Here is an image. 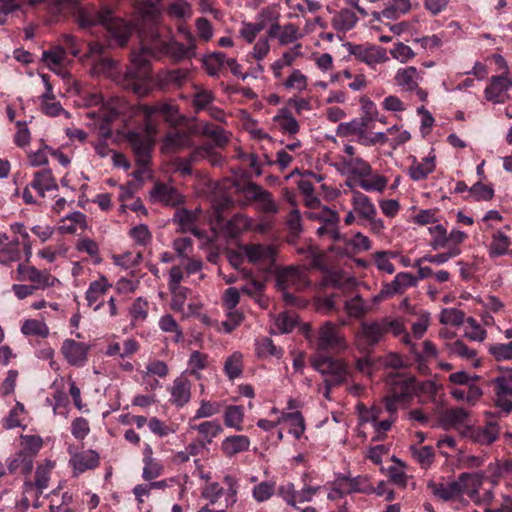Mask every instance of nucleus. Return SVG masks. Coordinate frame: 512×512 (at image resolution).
Wrapping results in <instances>:
<instances>
[{
  "label": "nucleus",
  "mask_w": 512,
  "mask_h": 512,
  "mask_svg": "<svg viewBox=\"0 0 512 512\" xmlns=\"http://www.w3.org/2000/svg\"><path fill=\"white\" fill-rule=\"evenodd\" d=\"M140 49L131 54V63L125 71V79L135 93H142L146 81L150 77V59H160L163 56H170L174 61L190 59L195 55L197 48L194 36L187 32L188 44L180 42H167L161 38L154 29L149 36L139 33Z\"/></svg>",
  "instance_id": "f257e3e1"
},
{
  "label": "nucleus",
  "mask_w": 512,
  "mask_h": 512,
  "mask_svg": "<svg viewBox=\"0 0 512 512\" xmlns=\"http://www.w3.org/2000/svg\"><path fill=\"white\" fill-rule=\"evenodd\" d=\"M77 23L81 29H91L97 25L105 28L111 45L123 47L135 30V27L124 19L113 16L112 10L104 7L100 10L81 9L77 15Z\"/></svg>",
  "instance_id": "f03ea898"
},
{
  "label": "nucleus",
  "mask_w": 512,
  "mask_h": 512,
  "mask_svg": "<svg viewBox=\"0 0 512 512\" xmlns=\"http://www.w3.org/2000/svg\"><path fill=\"white\" fill-rule=\"evenodd\" d=\"M406 380L397 377L391 382V390L387 388V394L383 398L384 410L389 414L387 419L376 421L373 426L377 435L373 441H380L385 438L387 431L391 429L392 424L397 420L398 409L403 406V399L408 397L409 388L406 386Z\"/></svg>",
  "instance_id": "7ed1b4c3"
},
{
  "label": "nucleus",
  "mask_w": 512,
  "mask_h": 512,
  "mask_svg": "<svg viewBox=\"0 0 512 512\" xmlns=\"http://www.w3.org/2000/svg\"><path fill=\"white\" fill-rule=\"evenodd\" d=\"M243 252L229 251L228 260L230 264L238 269L245 261L257 266L263 272H271L276 262V251L274 247L263 244H248L243 247Z\"/></svg>",
  "instance_id": "20e7f679"
},
{
  "label": "nucleus",
  "mask_w": 512,
  "mask_h": 512,
  "mask_svg": "<svg viewBox=\"0 0 512 512\" xmlns=\"http://www.w3.org/2000/svg\"><path fill=\"white\" fill-rule=\"evenodd\" d=\"M403 331L404 326L400 321L384 317L379 320L362 322L359 330V339L367 348L374 347L388 333L399 336Z\"/></svg>",
  "instance_id": "39448f33"
},
{
  "label": "nucleus",
  "mask_w": 512,
  "mask_h": 512,
  "mask_svg": "<svg viewBox=\"0 0 512 512\" xmlns=\"http://www.w3.org/2000/svg\"><path fill=\"white\" fill-rule=\"evenodd\" d=\"M305 338L311 343L315 341L317 354L329 352L342 347L343 339L339 335L338 327L330 321L323 323L317 332H314L309 324H304L301 328Z\"/></svg>",
  "instance_id": "423d86ee"
},
{
  "label": "nucleus",
  "mask_w": 512,
  "mask_h": 512,
  "mask_svg": "<svg viewBox=\"0 0 512 512\" xmlns=\"http://www.w3.org/2000/svg\"><path fill=\"white\" fill-rule=\"evenodd\" d=\"M311 365L316 371L327 376L324 381L327 392L332 387L344 383L348 375L347 365L342 360L323 354H316L311 359Z\"/></svg>",
  "instance_id": "0eeeda50"
},
{
  "label": "nucleus",
  "mask_w": 512,
  "mask_h": 512,
  "mask_svg": "<svg viewBox=\"0 0 512 512\" xmlns=\"http://www.w3.org/2000/svg\"><path fill=\"white\" fill-rule=\"evenodd\" d=\"M478 478L475 474L461 473L458 479L449 483H436L430 481L428 488L432 493L443 501L456 499L474 488Z\"/></svg>",
  "instance_id": "6e6552de"
},
{
  "label": "nucleus",
  "mask_w": 512,
  "mask_h": 512,
  "mask_svg": "<svg viewBox=\"0 0 512 512\" xmlns=\"http://www.w3.org/2000/svg\"><path fill=\"white\" fill-rule=\"evenodd\" d=\"M397 377H401L406 380V386L409 388V396L403 399V405L408 404L414 396H427L429 399H435L438 393V385L431 380H426L422 382H418L416 377L412 374L408 373H390L386 377V386L389 390H391V382L396 380Z\"/></svg>",
  "instance_id": "1a4fd4ad"
},
{
  "label": "nucleus",
  "mask_w": 512,
  "mask_h": 512,
  "mask_svg": "<svg viewBox=\"0 0 512 512\" xmlns=\"http://www.w3.org/2000/svg\"><path fill=\"white\" fill-rule=\"evenodd\" d=\"M302 272L295 267H285L276 269V287L283 293L284 300L287 303H294L296 297L289 292L290 289H298L302 283Z\"/></svg>",
  "instance_id": "9d476101"
},
{
  "label": "nucleus",
  "mask_w": 512,
  "mask_h": 512,
  "mask_svg": "<svg viewBox=\"0 0 512 512\" xmlns=\"http://www.w3.org/2000/svg\"><path fill=\"white\" fill-rule=\"evenodd\" d=\"M149 197L150 201L154 204L159 203L174 208H178L185 202L184 196L177 188L160 181L155 182L149 192Z\"/></svg>",
  "instance_id": "9b49d317"
},
{
  "label": "nucleus",
  "mask_w": 512,
  "mask_h": 512,
  "mask_svg": "<svg viewBox=\"0 0 512 512\" xmlns=\"http://www.w3.org/2000/svg\"><path fill=\"white\" fill-rule=\"evenodd\" d=\"M349 53L371 67L389 59L384 48L370 44H349Z\"/></svg>",
  "instance_id": "f8f14e48"
},
{
  "label": "nucleus",
  "mask_w": 512,
  "mask_h": 512,
  "mask_svg": "<svg viewBox=\"0 0 512 512\" xmlns=\"http://www.w3.org/2000/svg\"><path fill=\"white\" fill-rule=\"evenodd\" d=\"M418 279L409 272L398 273L394 280L382 286L377 299H388L395 294H403L408 288L416 287Z\"/></svg>",
  "instance_id": "ddd939ff"
},
{
  "label": "nucleus",
  "mask_w": 512,
  "mask_h": 512,
  "mask_svg": "<svg viewBox=\"0 0 512 512\" xmlns=\"http://www.w3.org/2000/svg\"><path fill=\"white\" fill-rule=\"evenodd\" d=\"M89 346L83 342L66 339L62 343L61 352L66 361L76 367H83L87 362Z\"/></svg>",
  "instance_id": "4468645a"
},
{
  "label": "nucleus",
  "mask_w": 512,
  "mask_h": 512,
  "mask_svg": "<svg viewBox=\"0 0 512 512\" xmlns=\"http://www.w3.org/2000/svg\"><path fill=\"white\" fill-rule=\"evenodd\" d=\"M110 284L105 276H101L98 280L92 281L86 291L85 298L89 306H94V310L98 311L104 304L103 297L111 289Z\"/></svg>",
  "instance_id": "2eb2a0df"
},
{
  "label": "nucleus",
  "mask_w": 512,
  "mask_h": 512,
  "mask_svg": "<svg viewBox=\"0 0 512 512\" xmlns=\"http://www.w3.org/2000/svg\"><path fill=\"white\" fill-rule=\"evenodd\" d=\"M191 382L181 375L173 381L170 402L178 408L184 407L191 399Z\"/></svg>",
  "instance_id": "dca6fc26"
},
{
  "label": "nucleus",
  "mask_w": 512,
  "mask_h": 512,
  "mask_svg": "<svg viewBox=\"0 0 512 512\" xmlns=\"http://www.w3.org/2000/svg\"><path fill=\"white\" fill-rule=\"evenodd\" d=\"M131 149L135 155L137 165H149L150 162V141L141 134L131 133L129 135Z\"/></svg>",
  "instance_id": "f3484780"
},
{
  "label": "nucleus",
  "mask_w": 512,
  "mask_h": 512,
  "mask_svg": "<svg viewBox=\"0 0 512 512\" xmlns=\"http://www.w3.org/2000/svg\"><path fill=\"white\" fill-rule=\"evenodd\" d=\"M30 187L34 189L41 198L45 197V191L58 189V185L51 169H42L35 172L34 178L30 183Z\"/></svg>",
  "instance_id": "a211bd4d"
},
{
  "label": "nucleus",
  "mask_w": 512,
  "mask_h": 512,
  "mask_svg": "<svg viewBox=\"0 0 512 512\" xmlns=\"http://www.w3.org/2000/svg\"><path fill=\"white\" fill-rule=\"evenodd\" d=\"M353 210L360 218L373 219L377 215L375 205L371 199L360 191H353L352 193Z\"/></svg>",
  "instance_id": "6ab92c4d"
},
{
  "label": "nucleus",
  "mask_w": 512,
  "mask_h": 512,
  "mask_svg": "<svg viewBox=\"0 0 512 512\" xmlns=\"http://www.w3.org/2000/svg\"><path fill=\"white\" fill-rule=\"evenodd\" d=\"M436 167L435 156L423 158L421 162L414 157L411 166L408 169V175L413 181L425 180Z\"/></svg>",
  "instance_id": "aec40b11"
},
{
  "label": "nucleus",
  "mask_w": 512,
  "mask_h": 512,
  "mask_svg": "<svg viewBox=\"0 0 512 512\" xmlns=\"http://www.w3.org/2000/svg\"><path fill=\"white\" fill-rule=\"evenodd\" d=\"M250 439L246 435H232L226 437L221 443V450L227 457L248 451Z\"/></svg>",
  "instance_id": "412c9836"
},
{
  "label": "nucleus",
  "mask_w": 512,
  "mask_h": 512,
  "mask_svg": "<svg viewBox=\"0 0 512 512\" xmlns=\"http://www.w3.org/2000/svg\"><path fill=\"white\" fill-rule=\"evenodd\" d=\"M512 86V81L506 75H499L492 78L485 89V97L494 103L500 102L505 91Z\"/></svg>",
  "instance_id": "4be33fe9"
},
{
  "label": "nucleus",
  "mask_w": 512,
  "mask_h": 512,
  "mask_svg": "<svg viewBox=\"0 0 512 512\" xmlns=\"http://www.w3.org/2000/svg\"><path fill=\"white\" fill-rule=\"evenodd\" d=\"M76 472L83 473L86 470L95 469L99 466L100 457L94 450H86L74 455L71 459Z\"/></svg>",
  "instance_id": "5701e85b"
},
{
  "label": "nucleus",
  "mask_w": 512,
  "mask_h": 512,
  "mask_svg": "<svg viewBox=\"0 0 512 512\" xmlns=\"http://www.w3.org/2000/svg\"><path fill=\"white\" fill-rule=\"evenodd\" d=\"M499 435V427L496 423L489 422L484 427H477L470 432L473 442L481 445H491Z\"/></svg>",
  "instance_id": "b1692460"
},
{
  "label": "nucleus",
  "mask_w": 512,
  "mask_h": 512,
  "mask_svg": "<svg viewBox=\"0 0 512 512\" xmlns=\"http://www.w3.org/2000/svg\"><path fill=\"white\" fill-rule=\"evenodd\" d=\"M194 421L189 420V427L191 430H196L201 435L200 440H204L206 444H211L212 439L217 437L223 432L221 424L216 421H204L200 424H193Z\"/></svg>",
  "instance_id": "393cba45"
},
{
  "label": "nucleus",
  "mask_w": 512,
  "mask_h": 512,
  "mask_svg": "<svg viewBox=\"0 0 512 512\" xmlns=\"http://www.w3.org/2000/svg\"><path fill=\"white\" fill-rule=\"evenodd\" d=\"M358 22L356 14L349 9H342L332 18V26L338 32L346 33L352 30Z\"/></svg>",
  "instance_id": "a878e982"
},
{
  "label": "nucleus",
  "mask_w": 512,
  "mask_h": 512,
  "mask_svg": "<svg viewBox=\"0 0 512 512\" xmlns=\"http://www.w3.org/2000/svg\"><path fill=\"white\" fill-rule=\"evenodd\" d=\"M419 73L413 66L399 69L395 75L397 84L407 91L417 89Z\"/></svg>",
  "instance_id": "bb28decb"
},
{
  "label": "nucleus",
  "mask_w": 512,
  "mask_h": 512,
  "mask_svg": "<svg viewBox=\"0 0 512 512\" xmlns=\"http://www.w3.org/2000/svg\"><path fill=\"white\" fill-rule=\"evenodd\" d=\"M118 117L115 109L101 110L97 114L98 122L96 123L98 134L103 139H109L112 135L111 123Z\"/></svg>",
  "instance_id": "cd10ccee"
},
{
  "label": "nucleus",
  "mask_w": 512,
  "mask_h": 512,
  "mask_svg": "<svg viewBox=\"0 0 512 512\" xmlns=\"http://www.w3.org/2000/svg\"><path fill=\"white\" fill-rule=\"evenodd\" d=\"M203 66L209 76H218L222 67L226 63V54L224 52H211L203 56Z\"/></svg>",
  "instance_id": "c85d7f7f"
},
{
  "label": "nucleus",
  "mask_w": 512,
  "mask_h": 512,
  "mask_svg": "<svg viewBox=\"0 0 512 512\" xmlns=\"http://www.w3.org/2000/svg\"><path fill=\"white\" fill-rule=\"evenodd\" d=\"M510 244V238L506 234L501 231L494 232L489 245L490 256L499 257L507 254Z\"/></svg>",
  "instance_id": "c756f323"
},
{
  "label": "nucleus",
  "mask_w": 512,
  "mask_h": 512,
  "mask_svg": "<svg viewBox=\"0 0 512 512\" xmlns=\"http://www.w3.org/2000/svg\"><path fill=\"white\" fill-rule=\"evenodd\" d=\"M255 350L259 358H266L269 356L280 358L283 355L282 348L277 347L269 337H261L257 339L255 343Z\"/></svg>",
  "instance_id": "7c9ffc66"
},
{
  "label": "nucleus",
  "mask_w": 512,
  "mask_h": 512,
  "mask_svg": "<svg viewBox=\"0 0 512 512\" xmlns=\"http://www.w3.org/2000/svg\"><path fill=\"white\" fill-rule=\"evenodd\" d=\"M244 408L243 406L230 405L224 412V424L227 427L234 428L237 431L243 430Z\"/></svg>",
  "instance_id": "2f4dec72"
},
{
  "label": "nucleus",
  "mask_w": 512,
  "mask_h": 512,
  "mask_svg": "<svg viewBox=\"0 0 512 512\" xmlns=\"http://www.w3.org/2000/svg\"><path fill=\"white\" fill-rule=\"evenodd\" d=\"M19 239L6 241L0 248V264L10 265L20 259Z\"/></svg>",
  "instance_id": "473e14b6"
},
{
  "label": "nucleus",
  "mask_w": 512,
  "mask_h": 512,
  "mask_svg": "<svg viewBox=\"0 0 512 512\" xmlns=\"http://www.w3.org/2000/svg\"><path fill=\"white\" fill-rule=\"evenodd\" d=\"M224 373L230 379L234 380L242 375L243 356L240 352L231 354L224 363Z\"/></svg>",
  "instance_id": "72a5a7b5"
},
{
  "label": "nucleus",
  "mask_w": 512,
  "mask_h": 512,
  "mask_svg": "<svg viewBox=\"0 0 512 512\" xmlns=\"http://www.w3.org/2000/svg\"><path fill=\"white\" fill-rule=\"evenodd\" d=\"M281 420L290 423L289 433L293 434L297 440L302 437L306 427L305 420L301 412L295 411L284 413Z\"/></svg>",
  "instance_id": "f704fd0d"
},
{
  "label": "nucleus",
  "mask_w": 512,
  "mask_h": 512,
  "mask_svg": "<svg viewBox=\"0 0 512 512\" xmlns=\"http://www.w3.org/2000/svg\"><path fill=\"white\" fill-rule=\"evenodd\" d=\"M494 196V190L492 186L485 185L481 181L473 184L469 190L465 200L468 201H488Z\"/></svg>",
  "instance_id": "c9c22d12"
},
{
  "label": "nucleus",
  "mask_w": 512,
  "mask_h": 512,
  "mask_svg": "<svg viewBox=\"0 0 512 512\" xmlns=\"http://www.w3.org/2000/svg\"><path fill=\"white\" fill-rule=\"evenodd\" d=\"M20 438V451L33 460L43 446L42 438L39 435H21Z\"/></svg>",
  "instance_id": "e433bc0d"
},
{
  "label": "nucleus",
  "mask_w": 512,
  "mask_h": 512,
  "mask_svg": "<svg viewBox=\"0 0 512 512\" xmlns=\"http://www.w3.org/2000/svg\"><path fill=\"white\" fill-rule=\"evenodd\" d=\"M209 356L200 351H193L188 360L187 372L194 376L196 379L201 378L200 370H204L208 367Z\"/></svg>",
  "instance_id": "4c0bfd02"
},
{
  "label": "nucleus",
  "mask_w": 512,
  "mask_h": 512,
  "mask_svg": "<svg viewBox=\"0 0 512 512\" xmlns=\"http://www.w3.org/2000/svg\"><path fill=\"white\" fill-rule=\"evenodd\" d=\"M189 71L187 69H174L167 71L162 79L163 85L168 88H180L188 80Z\"/></svg>",
  "instance_id": "58836bf2"
},
{
  "label": "nucleus",
  "mask_w": 512,
  "mask_h": 512,
  "mask_svg": "<svg viewBox=\"0 0 512 512\" xmlns=\"http://www.w3.org/2000/svg\"><path fill=\"white\" fill-rule=\"evenodd\" d=\"M33 469V460L19 451L8 464L11 473L20 472L23 475L29 474Z\"/></svg>",
  "instance_id": "ea45409f"
},
{
  "label": "nucleus",
  "mask_w": 512,
  "mask_h": 512,
  "mask_svg": "<svg viewBox=\"0 0 512 512\" xmlns=\"http://www.w3.org/2000/svg\"><path fill=\"white\" fill-rule=\"evenodd\" d=\"M467 418V411L457 407L446 410L441 417V422L447 428L464 424Z\"/></svg>",
  "instance_id": "a19ab883"
},
{
  "label": "nucleus",
  "mask_w": 512,
  "mask_h": 512,
  "mask_svg": "<svg viewBox=\"0 0 512 512\" xmlns=\"http://www.w3.org/2000/svg\"><path fill=\"white\" fill-rule=\"evenodd\" d=\"M343 163L352 174L359 177H368L372 174L371 165L361 157L348 159L344 158Z\"/></svg>",
  "instance_id": "79ce46f5"
},
{
  "label": "nucleus",
  "mask_w": 512,
  "mask_h": 512,
  "mask_svg": "<svg viewBox=\"0 0 512 512\" xmlns=\"http://www.w3.org/2000/svg\"><path fill=\"white\" fill-rule=\"evenodd\" d=\"M174 222H177L183 231H194V224L197 220V215L186 208H178L173 217Z\"/></svg>",
  "instance_id": "37998d69"
},
{
  "label": "nucleus",
  "mask_w": 512,
  "mask_h": 512,
  "mask_svg": "<svg viewBox=\"0 0 512 512\" xmlns=\"http://www.w3.org/2000/svg\"><path fill=\"white\" fill-rule=\"evenodd\" d=\"M221 410V402L202 399L200 401V407L197 409L195 415L191 418V421L212 417L216 414H219Z\"/></svg>",
  "instance_id": "c03bdc74"
},
{
  "label": "nucleus",
  "mask_w": 512,
  "mask_h": 512,
  "mask_svg": "<svg viewBox=\"0 0 512 512\" xmlns=\"http://www.w3.org/2000/svg\"><path fill=\"white\" fill-rule=\"evenodd\" d=\"M461 253L459 247H450V250L444 253H439L435 255L427 254L419 259H417L414 263V266H420V264L424 262H429L433 264H443L446 263L449 259L458 256Z\"/></svg>",
  "instance_id": "a18cd8bd"
},
{
  "label": "nucleus",
  "mask_w": 512,
  "mask_h": 512,
  "mask_svg": "<svg viewBox=\"0 0 512 512\" xmlns=\"http://www.w3.org/2000/svg\"><path fill=\"white\" fill-rule=\"evenodd\" d=\"M487 349L488 353L497 362L512 360V341L489 344Z\"/></svg>",
  "instance_id": "49530a36"
},
{
  "label": "nucleus",
  "mask_w": 512,
  "mask_h": 512,
  "mask_svg": "<svg viewBox=\"0 0 512 512\" xmlns=\"http://www.w3.org/2000/svg\"><path fill=\"white\" fill-rule=\"evenodd\" d=\"M203 135L212 139L218 147H224L229 142V138L225 130L212 123L204 125Z\"/></svg>",
  "instance_id": "de8ad7c7"
},
{
  "label": "nucleus",
  "mask_w": 512,
  "mask_h": 512,
  "mask_svg": "<svg viewBox=\"0 0 512 512\" xmlns=\"http://www.w3.org/2000/svg\"><path fill=\"white\" fill-rule=\"evenodd\" d=\"M21 331L26 336H39L42 338L47 337L49 334L47 325L36 319L26 320L21 327Z\"/></svg>",
  "instance_id": "09e8293b"
},
{
  "label": "nucleus",
  "mask_w": 512,
  "mask_h": 512,
  "mask_svg": "<svg viewBox=\"0 0 512 512\" xmlns=\"http://www.w3.org/2000/svg\"><path fill=\"white\" fill-rule=\"evenodd\" d=\"M429 232L432 236L430 246L433 250L445 249L448 247V234L446 228L441 225L429 227Z\"/></svg>",
  "instance_id": "8fccbe9b"
},
{
  "label": "nucleus",
  "mask_w": 512,
  "mask_h": 512,
  "mask_svg": "<svg viewBox=\"0 0 512 512\" xmlns=\"http://www.w3.org/2000/svg\"><path fill=\"white\" fill-rule=\"evenodd\" d=\"M215 97L214 94L206 89H200L193 95L192 105L196 113L201 110H207L212 106Z\"/></svg>",
  "instance_id": "3c124183"
},
{
  "label": "nucleus",
  "mask_w": 512,
  "mask_h": 512,
  "mask_svg": "<svg viewBox=\"0 0 512 512\" xmlns=\"http://www.w3.org/2000/svg\"><path fill=\"white\" fill-rule=\"evenodd\" d=\"M275 482L263 481L253 487L252 495L257 502H264L270 499L275 493Z\"/></svg>",
  "instance_id": "603ef678"
},
{
  "label": "nucleus",
  "mask_w": 512,
  "mask_h": 512,
  "mask_svg": "<svg viewBox=\"0 0 512 512\" xmlns=\"http://www.w3.org/2000/svg\"><path fill=\"white\" fill-rule=\"evenodd\" d=\"M148 309L149 304L146 300L142 299L141 297L137 298L131 308H130V315L132 318V324L136 325L139 322H143L146 320L148 316Z\"/></svg>",
  "instance_id": "864d4df0"
},
{
  "label": "nucleus",
  "mask_w": 512,
  "mask_h": 512,
  "mask_svg": "<svg viewBox=\"0 0 512 512\" xmlns=\"http://www.w3.org/2000/svg\"><path fill=\"white\" fill-rule=\"evenodd\" d=\"M283 86L288 90L293 89L301 92L307 88V77L299 69H294L283 82Z\"/></svg>",
  "instance_id": "5fc2aeb1"
},
{
  "label": "nucleus",
  "mask_w": 512,
  "mask_h": 512,
  "mask_svg": "<svg viewBox=\"0 0 512 512\" xmlns=\"http://www.w3.org/2000/svg\"><path fill=\"white\" fill-rule=\"evenodd\" d=\"M449 354L456 355L463 359H474L477 355L476 350L469 348L463 341L456 340L447 344Z\"/></svg>",
  "instance_id": "6e6d98bb"
},
{
  "label": "nucleus",
  "mask_w": 512,
  "mask_h": 512,
  "mask_svg": "<svg viewBox=\"0 0 512 512\" xmlns=\"http://www.w3.org/2000/svg\"><path fill=\"white\" fill-rule=\"evenodd\" d=\"M66 58V50L62 46H55L42 54V60L50 65L61 66Z\"/></svg>",
  "instance_id": "4d7b16f0"
},
{
  "label": "nucleus",
  "mask_w": 512,
  "mask_h": 512,
  "mask_svg": "<svg viewBox=\"0 0 512 512\" xmlns=\"http://www.w3.org/2000/svg\"><path fill=\"white\" fill-rule=\"evenodd\" d=\"M388 179L382 175H374L371 179H362L359 182V186L367 191L383 192L387 186Z\"/></svg>",
  "instance_id": "13d9d810"
},
{
  "label": "nucleus",
  "mask_w": 512,
  "mask_h": 512,
  "mask_svg": "<svg viewBox=\"0 0 512 512\" xmlns=\"http://www.w3.org/2000/svg\"><path fill=\"white\" fill-rule=\"evenodd\" d=\"M34 283L35 290L37 289H45L48 287H53L58 279L50 274L47 270H37L33 279L31 280Z\"/></svg>",
  "instance_id": "bf43d9fd"
},
{
  "label": "nucleus",
  "mask_w": 512,
  "mask_h": 512,
  "mask_svg": "<svg viewBox=\"0 0 512 512\" xmlns=\"http://www.w3.org/2000/svg\"><path fill=\"white\" fill-rule=\"evenodd\" d=\"M465 313L459 309H444L441 312L440 322L443 324H450L459 326L464 323Z\"/></svg>",
  "instance_id": "052dcab7"
},
{
  "label": "nucleus",
  "mask_w": 512,
  "mask_h": 512,
  "mask_svg": "<svg viewBox=\"0 0 512 512\" xmlns=\"http://www.w3.org/2000/svg\"><path fill=\"white\" fill-rule=\"evenodd\" d=\"M163 472V465L156 459H147L144 462L142 477L146 481H151L159 477Z\"/></svg>",
  "instance_id": "680f3d73"
},
{
  "label": "nucleus",
  "mask_w": 512,
  "mask_h": 512,
  "mask_svg": "<svg viewBox=\"0 0 512 512\" xmlns=\"http://www.w3.org/2000/svg\"><path fill=\"white\" fill-rule=\"evenodd\" d=\"M129 235L137 244L142 246H146L152 239V235L148 227L144 224L133 227L130 230Z\"/></svg>",
  "instance_id": "e2e57ef3"
},
{
  "label": "nucleus",
  "mask_w": 512,
  "mask_h": 512,
  "mask_svg": "<svg viewBox=\"0 0 512 512\" xmlns=\"http://www.w3.org/2000/svg\"><path fill=\"white\" fill-rule=\"evenodd\" d=\"M345 309L351 317L360 318L366 313L364 301L361 296L356 295L345 303Z\"/></svg>",
  "instance_id": "0e129e2a"
},
{
  "label": "nucleus",
  "mask_w": 512,
  "mask_h": 512,
  "mask_svg": "<svg viewBox=\"0 0 512 512\" xmlns=\"http://www.w3.org/2000/svg\"><path fill=\"white\" fill-rule=\"evenodd\" d=\"M24 412V405L17 402L16 405L10 410L9 415L4 419L3 427L6 429H13L21 426L19 416Z\"/></svg>",
  "instance_id": "69168bd1"
},
{
  "label": "nucleus",
  "mask_w": 512,
  "mask_h": 512,
  "mask_svg": "<svg viewBox=\"0 0 512 512\" xmlns=\"http://www.w3.org/2000/svg\"><path fill=\"white\" fill-rule=\"evenodd\" d=\"M276 325L282 333H290L297 325V319L288 312L281 313L276 319Z\"/></svg>",
  "instance_id": "338daca9"
},
{
  "label": "nucleus",
  "mask_w": 512,
  "mask_h": 512,
  "mask_svg": "<svg viewBox=\"0 0 512 512\" xmlns=\"http://www.w3.org/2000/svg\"><path fill=\"white\" fill-rule=\"evenodd\" d=\"M89 432V423L85 418L78 417L72 422L71 433L76 439L83 440Z\"/></svg>",
  "instance_id": "774afa93"
}]
</instances>
